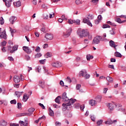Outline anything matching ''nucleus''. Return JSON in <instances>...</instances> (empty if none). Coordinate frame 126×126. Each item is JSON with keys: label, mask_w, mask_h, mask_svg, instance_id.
Segmentation results:
<instances>
[{"label": "nucleus", "mask_w": 126, "mask_h": 126, "mask_svg": "<svg viewBox=\"0 0 126 126\" xmlns=\"http://www.w3.org/2000/svg\"><path fill=\"white\" fill-rule=\"evenodd\" d=\"M93 58H94V57H93V56H91L90 55H87V61H90V60H91V59H93Z\"/></svg>", "instance_id": "obj_35"}, {"label": "nucleus", "mask_w": 126, "mask_h": 126, "mask_svg": "<svg viewBox=\"0 0 126 126\" xmlns=\"http://www.w3.org/2000/svg\"><path fill=\"white\" fill-rule=\"evenodd\" d=\"M109 44H110V47H112L113 48H114L115 50H116V47L118 46L117 45H116V44H115V42H114V41L113 40H110L109 41Z\"/></svg>", "instance_id": "obj_18"}, {"label": "nucleus", "mask_w": 126, "mask_h": 126, "mask_svg": "<svg viewBox=\"0 0 126 126\" xmlns=\"http://www.w3.org/2000/svg\"><path fill=\"white\" fill-rule=\"evenodd\" d=\"M102 28H103L104 29L106 28H111V27L108 25L104 24V25H103Z\"/></svg>", "instance_id": "obj_40"}, {"label": "nucleus", "mask_w": 126, "mask_h": 126, "mask_svg": "<svg viewBox=\"0 0 126 126\" xmlns=\"http://www.w3.org/2000/svg\"><path fill=\"white\" fill-rule=\"evenodd\" d=\"M27 116H30V113H19L17 115V117H26Z\"/></svg>", "instance_id": "obj_17"}, {"label": "nucleus", "mask_w": 126, "mask_h": 126, "mask_svg": "<svg viewBox=\"0 0 126 126\" xmlns=\"http://www.w3.org/2000/svg\"><path fill=\"white\" fill-rule=\"evenodd\" d=\"M52 66H54V67H61L63 64H62V63L60 62H57L55 63H52Z\"/></svg>", "instance_id": "obj_6"}, {"label": "nucleus", "mask_w": 126, "mask_h": 126, "mask_svg": "<svg viewBox=\"0 0 126 126\" xmlns=\"http://www.w3.org/2000/svg\"><path fill=\"white\" fill-rule=\"evenodd\" d=\"M51 57H52V54L50 52H47L46 54V58L48 59V58H51Z\"/></svg>", "instance_id": "obj_53"}, {"label": "nucleus", "mask_w": 126, "mask_h": 126, "mask_svg": "<svg viewBox=\"0 0 126 126\" xmlns=\"http://www.w3.org/2000/svg\"><path fill=\"white\" fill-rule=\"evenodd\" d=\"M89 104L90 105H91V106H96V105H97V102H96V100L91 99L89 101Z\"/></svg>", "instance_id": "obj_19"}, {"label": "nucleus", "mask_w": 126, "mask_h": 126, "mask_svg": "<svg viewBox=\"0 0 126 126\" xmlns=\"http://www.w3.org/2000/svg\"><path fill=\"white\" fill-rule=\"evenodd\" d=\"M76 102V99H73L71 98L69 99L68 103H63L62 104V106L64 107L65 109H68V107L69 106H71V105L74 104Z\"/></svg>", "instance_id": "obj_2"}, {"label": "nucleus", "mask_w": 126, "mask_h": 126, "mask_svg": "<svg viewBox=\"0 0 126 126\" xmlns=\"http://www.w3.org/2000/svg\"><path fill=\"white\" fill-rule=\"evenodd\" d=\"M118 121L117 120H112L111 119H109L107 121L105 122L106 125H113V124H117Z\"/></svg>", "instance_id": "obj_7"}, {"label": "nucleus", "mask_w": 126, "mask_h": 126, "mask_svg": "<svg viewBox=\"0 0 126 126\" xmlns=\"http://www.w3.org/2000/svg\"><path fill=\"white\" fill-rule=\"evenodd\" d=\"M100 41H107V39L105 37H103L102 36H100Z\"/></svg>", "instance_id": "obj_59"}, {"label": "nucleus", "mask_w": 126, "mask_h": 126, "mask_svg": "<svg viewBox=\"0 0 126 126\" xmlns=\"http://www.w3.org/2000/svg\"><path fill=\"white\" fill-rule=\"evenodd\" d=\"M14 5L16 7H19V6H21V2L19 0L16 2H14Z\"/></svg>", "instance_id": "obj_23"}, {"label": "nucleus", "mask_w": 126, "mask_h": 126, "mask_svg": "<svg viewBox=\"0 0 126 126\" xmlns=\"http://www.w3.org/2000/svg\"><path fill=\"white\" fill-rule=\"evenodd\" d=\"M13 80L15 83H19V82H20V77L19 76L15 75L13 77Z\"/></svg>", "instance_id": "obj_11"}, {"label": "nucleus", "mask_w": 126, "mask_h": 126, "mask_svg": "<svg viewBox=\"0 0 126 126\" xmlns=\"http://www.w3.org/2000/svg\"><path fill=\"white\" fill-rule=\"evenodd\" d=\"M41 57H42L41 53H38L35 56V58H41Z\"/></svg>", "instance_id": "obj_47"}, {"label": "nucleus", "mask_w": 126, "mask_h": 126, "mask_svg": "<svg viewBox=\"0 0 126 126\" xmlns=\"http://www.w3.org/2000/svg\"><path fill=\"white\" fill-rule=\"evenodd\" d=\"M87 73V71L85 69H83L81 71L79 72V74L80 76H82L84 77V76Z\"/></svg>", "instance_id": "obj_14"}, {"label": "nucleus", "mask_w": 126, "mask_h": 126, "mask_svg": "<svg viewBox=\"0 0 126 126\" xmlns=\"http://www.w3.org/2000/svg\"><path fill=\"white\" fill-rule=\"evenodd\" d=\"M19 124H20V126H24V122H23L22 121H20L19 122Z\"/></svg>", "instance_id": "obj_64"}, {"label": "nucleus", "mask_w": 126, "mask_h": 126, "mask_svg": "<svg viewBox=\"0 0 126 126\" xmlns=\"http://www.w3.org/2000/svg\"><path fill=\"white\" fill-rule=\"evenodd\" d=\"M22 93H23V92H15L16 95L18 98H19V97H20V96H21V94H22Z\"/></svg>", "instance_id": "obj_33"}, {"label": "nucleus", "mask_w": 126, "mask_h": 126, "mask_svg": "<svg viewBox=\"0 0 126 126\" xmlns=\"http://www.w3.org/2000/svg\"><path fill=\"white\" fill-rule=\"evenodd\" d=\"M62 97L61 96H58L57 97L55 98L56 103H58V104H60L61 102L60 101V99H61Z\"/></svg>", "instance_id": "obj_28"}, {"label": "nucleus", "mask_w": 126, "mask_h": 126, "mask_svg": "<svg viewBox=\"0 0 126 126\" xmlns=\"http://www.w3.org/2000/svg\"><path fill=\"white\" fill-rule=\"evenodd\" d=\"M5 2V5L7 7H10V5H11V1L10 0H6Z\"/></svg>", "instance_id": "obj_27"}, {"label": "nucleus", "mask_w": 126, "mask_h": 126, "mask_svg": "<svg viewBox=\"0 0 126 126\" xmlns=\"http://www.w3.org/2000/svg\"><path fill=\"white\" fill-rule=\"evenodd\" d=\"M8 60H9V61H10V62H13L14 61V59L12 58V57H8Z\"/></svg>", "instance_id": "obj_61"}, {"label": "nucleus", "mask_w": 126, "mask_h": 126, "mask_svg": "<svg viewBox=\"0 0 126 126\" xmlns=\"http://www.w3.org/2000/svg\"><path fill=\"white\" fill-rule=\"evenodd\" d=\"M34 111H35V108H31L28 110V112L31 113V115L33 114Z\"/></svg>", "instance_id": "obj_34"}, {"label": "nucleus", "mask_w": 126, "mask_h": 126, "mask_svg": "<svg viewBox=\"0 0 126 126\" xmlns=\"http://www.w3.org/2000/svg\"><path fill=\"white\" fill-rule=\"evenodd\" d=\"M40 51H41V48H40V47L37 46L35 49V52H36V53H39Z\"/></svg>", "instance_id": "obj_51"}, {"label": "nucleus", "mask_w": 126, "mask_h": 126, "mask_svg": "<svg viewBox=\"0 0 126 126\" xmlns=\"http://www.w3.org/2000/svg\"><path fill=\"white\" fill-rule=\"evenodd\" d=\"M65 80L68 83H71V79H70V77H67Z\"/></svg>", "instance_id": "obj_38"}, {"label": "nucleus", "mask_w": 126, "mask_h": 126, "mask_svg": "<svg viewBox=\"0 0 126 126\" xmlns=\"http://www.w3.org/2000/svg\"><path fill=\"white\" fill-rule=\"evenodd\" d=\"M45 38H46L47 40H53L54 36L52 33H46L45 35Z\"/></svg>", "instance_id": "obj_9"}, {"label": "nucleus", "mask_w": 126, "mask_h": 126, "mask_svg": "<svg viewBox=\"0 0 126 126\" xmlns=\"http://www.w3.org/2000/svg\"><path fill=\"white\" fill-rule=\"evenodd\" d=\"M25 59V60H26V61H30L31 58L30 57V56H29V55H26Z\"/></svg>", "instance_id": "obj_46"}, {"label": "nucleus", "mask_w": 126, "mask_h": 126, "mask_svg": "<svg viewBox=\"0 0 126 126\" xmlns=\"http://www.w3.org/2000/svg\"><path fill=\"white\" fill-rule=\"evenodd\" d=\"M74 107L76 109H79L80 104H79V103H76L74 105Z\"/></svg>", "instance_id": "obj_50"}, {"label": "nucleus", "mask_w": 126, "mask_h": 126, "mask_svg": "<svg viewBox=\"0 0 126 126\" xmlns=\"http://www.w3.org/2000/svg\"><path fill=\"white\" fill-rule=\"evenodd\" d=\"M0 24H1V25H3V24H4V20H3L2 17L0 18Z\"/></svg>", "instance_id": "obj_36"}, {"label": "nucleus", "mask_w": 126, "mask_h": 126, "mask_svg": "<svg viewBox=\"0 0 126 126\" xmlns=\"http://www.w3.org/2000/svg\"><path fill=\"white\" fill-rule=\"evenodd\" d=\"M115 21H116V22H118V23H122V20H121V19L120 18H117L115 19Z\"/></svg>", "instance_id": "obj_42"}, {"label": "nucleus", "mask_w": 126, "mask_h": 126, "mask_svg": "<svg viewBox=\"0 0 126 126\" xmlns=\"http://www.w3.org/2000/svg\"><path fill=\"white\" fill-rule=\"evenodd\" d=\"M107 106L110 111H113L114 110V104L112 103H108Z\"/></svg>", "instance_id": "obj_21"}, {"label": "nucleus", "mask_w": 126, "mask_h": 126, "mask_svg": "<svg viewBox=\"0 0 126 126\" xmlns=\"http://www.w3.org/2000/svg\"><path fill=\"white\" fill-rule=\"evenodd\" d=\"M97 19H98V20H99V21H100V20H102V19H103V17H102V15H99L97 16Z\"/></svg>", "instance_id": "obj_57"}, {"label": "nucleus", "mask_w": 126, "mask_h": 126, "mask_svg": "<svg viewBox=\"0 0 126 126\" xmlns=\"http://www.w3.org/2000/svg\"><path fill=\"white\" fill-rule=\"evenodd\" d=\"M23 50H24V51L27 53V54H28L29 55H30L31 53H32V50L28 46H23Z\"/></svg>", "instance_id": "obj_4"}, {"label": "nucleus", "mask_w": 126, "mask_h": 126, "mask_svg": "<svg viewBox=\"0 0 126 126\" xmlns=\"http://www.w3.org/2000/svg\"><path fill=\"white\" fill-rule=\"evenodd\" d=\"M19 85H20V84H14V87H15V88H19Z\"/></svg>", "instance_id": "obj_60"}, {"label": "nucleus", "mask_w": 126, "mask_h": 126, "mask_svg": "<svg viewBox=\"0 0 126 126\" xmlns=\"http://www.w3.org/2000/svg\"><path fill=\"white\" fill-rule=\"evenodd\" d=\"M46 62V59L44 60H41L39 61V63H42V64H44V63H45Z\"/></svg>", "instance_id": "obj_63"}, {"label": "nucleus", "mask_w": 126, "mask_h": 126, "mask_svg": "<svg viewBox=\"0 0 126 126\" xmlns=\"http://www.w3.org/2000/svg\"><path fill=\"white\" fill-rule=\"evenodd\" d=\"M77 34L80 37V38H83V37H87L89 35V32L85 30H78L77 32Z\"/></svg>", "instance_id": "obj_1"}, {"label": "nucleus", "mask_w": 126, "mask_h": 126, "mask_svg": "<svg viewBox=\"0 0 126 126\" xmlns=\"http://www.w3.org/2000/svg\"><path fill=\"white\" fill-rule=\"evenodd\" d=\"M71 32H72V29H71V28H69L65 32L63 33V37L64 38L69 37V36H70V34H71Z\"/></svg>", "instance_id": "obj_3"}, {"label": "nucleus", "mask_w": 126, "mask_h": 126, "mask_svg": "<svg viewBox=\"0 0 126 126\" xmlns=\"http://www.w3.org/2000/svg\"><path fill=\"white\" fill-rule=\"evenodd\" d=\"M56 126H62V123L61 122L57 121L55 123Z\"/></svg>", "instance_id": "obj_58"}, {"label": "nucleus", "mask_w": 126, "mask_h": 126, "mask_svg": "<svg viewBox=\"0 0 126 126\" xmlns=\"http://www.w3.org/2000/svg\"><path fill=\"white\" fill-rule=\"evenodd\" d=\"M83 23H86V24L89 25V26H91V27H92L93 26L91 22L89 21V19H88V18L86 19V18H84L83 19Z\"/></svg>", "instance_id": "obj_8"}, {"label": "nucleus", "mask_w": 126, "mask_h": 126, "mask_svg": "<svg viewBox=\"0 0 126 126\" xmlns=\"http://www.w3.org/2000/svg\"><path fill=\"white\" fill-rule=\"evenodd\" d=\"M115 56L117 58H122V54L119 52H116L115 53Z\"/></svg>", "instance_id": "obj_29"}, {"label": "nucleus", "mask_w": 126, "mask_h": 126, "mask_svg": "<svg viewBox=\"0 0 126 126\" xmlns=\"http://www.w3.org/2000/svg\"><path fill=\"white\" fill-rule=\"evenodd\" d=\"M39 106H40V107H41L42 109H43V110H45V109H46V107H45V106H44V104L39 103H38Z\"/></svg>", "instance_id": "obj_49"}, {"label": "nucleus", "mask_w": 126, "mask_h": 126, "mask_svg": "<svg viewBox=\"0 0 126 126\" xmlns=\"http://www.w3.org/2000/svg\"><path fill=\"white\" fill-rule=\"evenodd\" d=\"M22 107V104H21V103L18 102L17 103V108H18V109H21Z\"/></svg>", "instance_id": "obj_43"}, {"label": "nucleus", "mask_w": 126, "mask_h": 126, "mask_svg": "<svg viewBox=\"0 0 126 126\" xmlns=\"http://www.w3.org/2000/svg\"><path fill=\"white\" fill-rule=\"evenodd\" d=\"M102 100V96L100 95H97V97L95 98V101L96 102V104L97 103H100Z\"/></svg>", "instance_id": "obj_20"}, {"label": "nucleus", "mask_w": 126, "mask_h": 126, "mask_svg": "<svg viewBox=\"0 0 126 126\" xmlns=\"http://www.w3.org/2000/svg\"><path fill=\"white\" fill-rule=\"evenodd\" d=\"M81 85L80 84H77L76 86V90L79 91V92L80 93H83V90L81 89Z\"/></svg>", "instance_id": "obj_15"}, {"label": "nucleus", "mask_w": 126, "mask_h": 126, "mask_svg": "<svg viewBox=\"0 0 126 126\" xmlns=\"http://www.w3.org/2000/svg\"><path fill=\"white\" fill-rule=\"evenodd\" d=\"M2 38L4 39V40H6V39L7 38L6 32H5V31H3L0 34V39H2Z\"/></svg>", "instance_id": "obj_12"}, {"label": "nucleus", "mask_w": 126, "mask_h": 126, "mask_svg": "<svg viewBox=\"0 0 126 126\" xmlns=\"http://www.w3.org/2000/svg\"><path fill=\"white\" fill-rule=\"evenodd\" d=\"M49 115L50 117H54V116H55L54 111H53L51 108H49Z\"/></svg>", "instance_id": "obj_24"}, {"label": "nucleus", "mask_w": 126, "mask_h": 126, "mask_svg": "<svg viewBox=\"0 0 126 126\" xmlns=\"http://www.w3.org/2000/svg\"><path fill=\"white\" fill-rule=\"evenodd\" d=\"M102 123H103V120H99L97 122L96 124L98 126H100V125H102Z\"/></svg>", "instance_id": "obj_48"}, {"label": "nucleus", "mask_w": 126, "mask_h": 126, "mask_svg": "<svg viewBox=\"0 0 126 126\" xmlns=\"http://www.w3.org/2000/svg\"><path fill=\"white\" fill-rule=\"evenodd\" d=\"M0 126H7V123L4 120H1L0 121Z\"/></svg>", "instance_id": "obj_25"}, {"label": "nucleus", "mask_w": 126, "mask_h": 126, "mask_svg": "<svg viewBox=\"0 0 126 126\" xmlns=\"http://www.w3.org/2000/svg\"><path fill=\"white\" fill-rule=\"evenodd\" d=\"M91 119L93 122H95V120H96V118H95L94 115L91 116Z\"/></svg>", "instance_id": "obj_52"}, {"label": "nucleus", "mask_w": 126, "mask_h": 126, "mask_svg": "<svg viewBox=\"0 0 126 126\" xmlns=\"http://www.w3.org/2000/svg\"><path fill=\"white\" fill-rule=\"evenodd\" d=\"M17 18L15 16H12L9 18V21L11 24H14V22L16 21Z\"/></svg>", "instance_id": "obj_13"}, {"label": "nucleus", "mask_w": 126, "mask_h": 126, "mask_svg": "<svg viewBox=\"0 0 126 126\" xmlns=\"http://www.w3.org/2000/svg\"><path fill=\"white\" fill-rule=\"evenodd\" d=\"M68 23L69 24H73L74 23V20L69 19L68 20Z\"/></svg>", "instance_id": "obj_45"}, {"label": "nucleus", "mask_w": 126, "mask_h": 126, "mask_svg": "<svg viewBox=\"0 0 126 126\" xmlns=\"http://www.w3.org/2000/svg\"><path fill=\"white\" fill-rule=\"evenodd\" d=\"M106 80H107V81H108V82H113V78H112L110 76H107L106 77Z\"/></svg>", "instance_id": "obj_32"}, {"label": "nucleus", "mask_w": 126, "mask_h": 126, "mask_svg": "<svg viewBox=\"0 0 126 126\" xmlns=\"http://www.w3.org/2000/svg\"><path fill=\"white\" fill-rule=\"evenodd\" d=\"M100 36H97L94 37L93 40V44H99L100 43Z\"/></svg>", "instance_id": "obj_5"}, {"label": "nucleus", "mask_w": 126, "mask_h": 126, "mask_svg": "<svg viewBox=\"0 0 126 126\" xmlns=\"http://www.w3.org/2000/svg\"><path fill=\"white\" fill-rule=\"evenodd\" d=\"M88 19H91V20H92V19H93V18H94V16H93V15H91V14H89L88 17H87Z\"/></svg>", "instance_id": "obj_44"}, {"label": "nucleus", "mask_w": 126, "mask_h": 126, "mask_svg": "<svg viewBox=\"0 0 126 126\" xmlns=\"http://www.w3.org/2000/svg\"><path fill=\"white\" fill-rule=\"evenodd\" d=\"M10 32H11V34L13 37V33H15L16 32V30L15 29H12V28H10Z\"/></svg>", "instance_id": "obj_31"}, {"label": "nucleus", "mask_w": 126, "mask_h": 126, "mask_svg": "<svg viewBox=\"0 0 126 126\" xmlns=\"http://www.w3.org/2000/svg\"><path fill=\"white\" fill-rule=\"evenodd\" d=\"M29 99V95L27 94H24L23 97V101L24 102H27V100Z\"/></svg>", "instance_id": "obj_16"}, {"label": "nucleus", "mask_w": 126, "mask_h": 126, "mask_svg": "<svg viewBox=\"0 0 126 126\" xmlns=\"http://www.w3.org/2000/svg\"><path fill=\"white\" fill-rule=\"evenodd\" d=\"M109 32L111 35H115V34H116V31L114 29H112L109 31Z\"/></svg>", "instance_id": "obj_37"}, {"label": "nucleus", "mask_w": 126, "mask_h": 126, "mask_svg": "<svg viewBox=\"0 0 126 126\" xmlns=\"http://www.w3.org/2000/svg\"><path fill=\"white\" fill-rule=\"evenodd\" d=\"M39 86L41 87V88H45V82L44 81H39Z\"/></svg>", "instance_id": "obj_26"}, {"label": "nucleus", "mask_w": 126, "mask_h": 126, "mask_svg": "<svg viewBox=\"0 0 126 126\" xmlns=\"http://www.w3.org/2000/svg\"><path fill=\"white\" fill-rule=\"evenodd\" d=\"M16 103H17V102L15 99L12 100L10 101V103L12 104H13L14 105H15V104H16Z\"/></svg>", "instance_id": "obj_54"}, {"label": "nucleus", "mask_w": 126, "mask_h": 126, "mask_svg": "<svg viewBox=\"0 0 126 126\" xmlns=\"http://www.w3.org/2000/svg\"><path fill=\"white\" fill-rule=\"evenodd\" d=\"M62 98L64 102L67 101L69 100V98L66 96V93H64L62 94Z\"/></svg>", "instance_id": "obj_10"}, {"label": "nucleus", "mask_w": 126, "mask_h": 126, "mask_svg": "<svg viewBox=\"0 0 126 126\" xmlns=\"http://www.w3.org/2000/svg\"><path fill=\"white\" fill-rule=\"evenodd\" d=\"M41 69H42V67L40 66H38L35 68V70H37L38 72H40Z\"/></svg>", "instance_id": "obj_39"}, {"label": "nucleus", "mask_w": 126, "mask_h": 126, "mask_svg": "<svg viewBox=\"0 0 126 126\" xmlns=\"http://www.w3.org/2000/svg\"><path fill=\"white\" fill-rule=\"evenodd\" d=\"M74 24H76V25H80V20L77 19V20H74Z\"/></svg>", "instance_id": "obj_30"}, {"label": "nucleus", "mask_w": 126, "mask_h": 126, "mask_svg": "<svg viewBox=\"0 0 126 126\" xmlns=\"http://www.w3.org/2000/svg\"><path fill=\"white\" fill-rule=\"evenodd\" d=\"M6 45V41L4 40L1 42V46H2V47H4V46H5Z\"/></svg>", "instance_id": "obj_62"}, {"label": "nucleus", "mask_w": 126, "mask_h": 126, "mask_svg": "<svg viewBox=\"0 0 126 126\" xmlns=\"http://www.w3.org/2000/svg\"><path fill=\"white\" fill-rule=\"evenodd\" d=\"M85 79H89L90 78V74H87V73L84 76Z\"/></svg>", "instance_id": "obj_41"}, {"label": "nucleus", "mask_w": 126, "mask_h": 126, "mask_svg": "<svg viewBox=\"0 0 126 126\" xmlns=\"http://www.w3.org/2000/svg\"><path fill=\"white\" fill-rule=\"evenodd\" d=\"M92 2L94 3V4H97V3L99 2V0H92Z\"/></svg>", "instance_id": "obj_55"}, {"label": "nucleus", "mask_w": 126, "mask_h": 126, "mask_svg": "<svg viewBox=\"0 0 126 126\" xmlns=\"http://www.w3.org/2000/svg\"><path fill=\"white\" fill-rule=\"evenodd\" d=\"M75 2L76 4H82V2L80 1V0H76Z\"/></svg>", "instance_id": "obj_56"}, {"label": "nucleus", "mask_w": 126, "mask_h": 126, "mask_svg": "<svg viewBox=\"0 0 126 126\" xmlns=\"http://www.w3.org/2000/svg\"><path fill=\"white\" fill-rule=\"evenodd\" d=\"M18 49V46L17 45H14L12 47V51H10L11 54H13L15 52V51H17V49Z\"/></svg>", "instance_id": "obj_22"}]
</instances>
